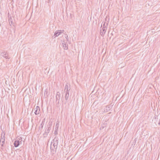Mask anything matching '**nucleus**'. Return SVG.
<instances>
[{
	"mask_svg": "<svg viewBox=\"0 0 160 160\" xmlns=\"http://www.w3.org/2000/svg\"><path fill=\"white\" fill-rule=\"evenodd\" d=\"M58 142H56L54 143H51V149L54 152H52V154H54L55 153L56 150L58 147Z\"/></svg>",
	"mask_w": 160,
	"mask_h": 160,
	"instance_id": "f257e3e1",
	"label": "nucleus"
},
{
	"mask_svg": "<svg viewBox=\"0 0 160 160\" xmlns=\"http://www.w3.org/2000/svg\"><path fill=\"white\" fill-rule=\"evenodd\" d=\"M61 94L59 92H57L56 95V103L57 105H59L61 98Z\"/></svg>",
	"mask_w": 160,
	"mask_h": 160,
	"instance_id": "f03ea898",
	"label": "nucleus"
},
{
	"mask_svg": "<svg viewBox=\"0 0 160 160\" xmlns=\"http://www.w3.org/2000/svg\"><path fill=\"white\" fill-rule=\"evenodd\" d=\"M105 22H104L103 24L102 28V29L100 30V34L102 37L104 36L107 29V28L105 26Z\"/></svg>",
	"mask_w": 160,
	"mask_h": 160,
	"instance_id": "7ed1b4c3",
	"label": "nucleus"
},
{
	"mask_svg": "<svg viewBox=\"0 0 160 160\" xmlns=\"http://www.w3.org/2000/svg\"><path fill=\"white\" fill-rule=\"evenodd\" d=\"M22 141V138H20V139H19V140H16L14 141V146L15 147H18L20 144V142L21 143Z\"/></svg>",
	"mask_w": 160,
	"mask_h": 160,
	"instance_id": "20e7f679",
	"label": "nucleus"
},
{
	"mask_svg": "<svg viewBox=\"0 0 160 160\" xmlns=\"http://www.w3.org/2000/svg\"><path fill=\"white\" fill-rule=\"evenodd\" d=\"M0 55L5 58L6 59L10 58V57L8 55V53H7V52H3L1 53Z\"/></svg>",
	"mask_w": 160,
	"mask_h": 160,
	"instance_id": "39448f33",
	"label": "nucleus"
},
{
	"mask_svg": "<svg viewBox=\"0 0 160 160\" xmlns=\"http://www.w3.org/2000/svg\"><path fill=\"white\" fill-rule=\"evenodd\" d=\"M35 112L34 113L37 115L39 113L40 111V108L38 106H37L36 108L34 109Z\"/></svg>",
	"mask_w": 160,
	"mask_h": 160,
	"instance_id": "423d86ee",
	"label": "nucleus"
},
{
	"mask_svg": "<svg viewBox=\"0 0 160 160\" xmlns=\"http://www.w3.org/2000/svg\"><path fill=\"white\" fill-rule=\"evenodd\" d=\"M66 92L65 100L64 101V103L66 104L67 103V100H68L69 96V92Z\"/></svg>",
	"mask_w": 160,
	"mask_h": 160,
	"instance_id": "0eeeda50",
	"label": "nucleus"
},
{
	"mask_svg": "<svg viewBox=\"0 0 160 160\" xmlns=\"http://www.w3.org/2000/svg\"><path fill=\"white\" fill-rule=\"evenodd\" d=\"M70 89H71V85H69V86H68V84H66L65 85V88L64 89V92H69Z\"/></svg>",
	"mask_w": 160,
	"mask_h": 160,
	"instance_id": "6e6552de",
	"label": "nucleus"
},
{
	"mask_svg": "<svg viewBox=\"0 0 160 160\" xmlns=\"http://www.w3.org/2000/svg\"><path fill=\"white\" fill-rule=\"evenodd\" d=\"M111 107H112L110 105L106 106V108H104L103 111V112H108V111H109L110 110L111 108H112Z\"/></svg>",
	"mask_w": 160,
	"mask_h": 160,
	"instance_id": "1a4fd4ad",
	"label": "nucleus"
},
{
	"mask_svg": "<svg viewBox=\"0 0 160 160\" xmlns=\"http://www.w3.org/2000/svg\"><path fill=\"white\" fill-rule=\"evenodd\" d=\"M45 122V119L44 118L42 121L40 126H39L38 128L39 130H42L43 128V126Z\"/></svg>",
	"mask_w": 160,
	"mask_h": 160,
	"instance_id": "9d476101",
	"label": "nucleus"
},
{
	"mask_svg": "<svg viewBox=\"0 0 160 160\" xmlns=\"http://www.w3.org/2000/svg\"><path fill=\"white\" fill-rule=\"evenodd\" d=\"M0 142H2V143L4 144L5 143V134L4 133V135L2 136V134L1 138L0 140Z\"/></svg>",
	"mask_w": 160,
	"mask_h": 160,
	"instance_id": "9b49d317",
	"label": "nucleus"
},
{
	"mask_svg": "<svg viewBox=\"0 0 160 160\" xmlns=\"http://www.w3.org/2000/svg\"><path fill=\"white\" fill-rule=\"evenodd\" d=\"M50 131H49V130H47V129H46L44 133L43 134V137L44 138L47 137L48 133Z\"/></svg>",
	"mask_w": 160,
	"mask_h": 160,
	"instance_id": "f8f14e48",
	"label": "nucleus"
},
{
	"mask_svg": "<svg viewBox=\"0 0 160 160\" xmlns=\"http://www.w3.org/2000/svg\"><path fill=\"white\" fill-rule=\"evenodd\" d=\"M61 31V30H58L56 31L54 33V36H55V37H58V36L62 33V32H60Z\"/></svg>",
	"mask_w": 160,
	"mask_h": 160,
	"instance_id": "ddd939ff",
	"label": "nucleus"
},
{
	"mask_svg": "<svg viewBox=\"0 0 160 160\" xmlns=\"http://www.w3.org/2000/svg\"><path fill=\"white\" fill-rule=\"evenodd\" d=\"M58 138L57 137H55L51 143L58 142Z\"/></svg>",
	"mask_w": 160,
	"mask_h": 160,
	"instance_id": "4468645a",
	"label": "nucleus"
},
{
	"mask_svg": "<svg viewBox=\"0 0 160 160\" xmlns=\"http://www.w3.org/2000/svg\"><path fill=\"white\" fill-rule=\"evenodd\" d=\"M62 45L64 49L67 50L68 49V44L64 42L62 43Z\"/></svg>",
	"mask_w": 160,
	"mask_h": 160,
	"instance_id": "2eb2a0df",
	"label": "nucleus"
},
{
	"mask_svg": "<svg viewBox=\"0 0 160 160\" xmlns=\"http://www.w3.org/2000/svg\"><path fill=\"white\" fill-rule=\"evenodd\" d=\"M9 24L10 25H13V22H12V19L11 18H10L9 19Z\"/></svg>",
	"mask_w": 160,
	"mask_h": 160,
	"instance_id": "dca6fc26",
	"label": "nucleus"
},
{
	"mask_svg": "<svg viewBox=\"0 0 160 160\" xmlns=\"http://www.w3.org/2000/svg\"><path fill=\"white\" fill-rule=\"evenodd\" d=\"M52 124V123L51 122L50 123V122H49L48 125H47V128H51Z\"/></svg>",
	"mask_w": 160,
	"mask_h": 160,
	"instance_id": "f3484780",
	"label": "nucleus"
},
{
	"mask_svg": "<svg viewBox=\"0 0 160 160\" xmlns=\"http://www.w3.org/2000/svg\"><path fill=\"white\" fill-rule=\"evenodd\" d=\"M55 135H56L58 134V132L57 131V130H56V131H55L54 133Z\"/></svg>",
	"mask_w": 160,
	"mask_h": 160,
	"instance_id": "a211bd4d",
	"label": "nucleus"
},
{
	"mask_svg": "<svg viewBox=\"0 0 160 160\" xmlns=\"http://www.w3.org/2000/svg\"><path fill=\"white\" fill-rule=\"evenodd\" d=\"M56 128H57V129H58V124L57 122L56 123Z\"/></svg>",
	"mask_w": 160,
	"mask_h": 160,
	"instance_id": "6ab92c4d",
	"label": "nucleus"
},
{
	"mask_svg": "<svg viewBox=\"0 0 160 160\" xmlns=\"http://www.w3.org/2000/svg\"><path fill=\"white\" fill-rule=\"evenodd\" d=\"M52 0H46V2H47L48 3H49L50 1H52Z\"/></svg>",
	"mask_w": 160,
	"mask_h": 160,
	"instance_id": "aec40b11",
	"label": "nucleus"
},
{
	"mask_svg": "<svg viewBox=\"0 0 160 160\" xmlns=\"http://www.w3.org/2000/svg\"><path fill=\"white\" fill-rule=\"evenodd\" d=\"M48 128V129H47L48 130H49V131H50L51 129V128Z\"/></svg>",
	"mask_w": 160,
	"mask_h": 160,
	"instance_id": "412c9836",
	"label": "nucleus"
},
{
	"mask_svg": "<svg viewBox=\"0 0 160 160\" xmlns=\"http://www.w3.org/2000/svg\"><path fill=\"white\" fill-rule=\"evenodd\" d=\"M13 29L14 30V32L15 33V29L14 28H13Z\"/></svg>",
	"mask_w": 160,
	"mask_h": 160,
	"instance_id": "4be33fe9",
	"label": "nucleus"
},
{
	"mask_svg": "<svg viewBox=\"0 0 160 160\" xmlns=\"http://www.w3.org/2000/svg\"><path fill=\"white\" fill-rule=\"evenodd\" d=\"M4 144H3V143H2V144L1 145V147H3V146H4Z\"/></svg>",
	"mask_w": 160,
	"mask_h": 160,
	"instance_id": "5701e85b",
	"label": "nucleus"
},
{
	"mask_svg": "<svg viewBox=\"0 0 160 160\" xmlns=\"http://www.w3.org/2000/svg\"><path fill=\"white\" fill-rule=\"evenodd\" d=\"M68 36H67V38H66V39H67V40H68Z\"/></svg>",
	"mask_w": 160,
	"mask_h": 160,
	"instance_id": "b1692460",
	"label": "nucleus"
},
{
	"mask_svg": "<svg viewBox=\"0 0 160 160\" xmlns=\"http://www.w3.org/2000/svg\"><path fill=\"white\" fill-rule=\"evenodd\" d=\"M45 92H46V93H47V92L46 91H45V92H44V94H45Z\"/></svg>",
	"mask_w": 160,
	"mask_h": 160,
	"instance_id": "393cba45",
	"label": "nucleus"
}]
</instances>
